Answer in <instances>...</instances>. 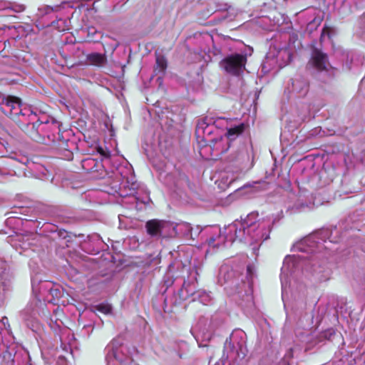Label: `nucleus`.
Returning <instances> with one entry per match:
<instances>
[{
	"mask_svg": "<svg viewBox=\"0 0 365 365\" xmlns=\"http://www.w3.org/2000/svg\"><path fill=\"white\" fill-rule=\"evenodd\" d=\"M1 322L4 324H5L6 322L8 323V319L6 317L3 318Z\"/></svg>",
	"mask_w": 365,
	"mask_h": 365,
	"instance_id": "nucleus-29",
	"label": "nucleus"
},
{
	"mask_svg": "<svg viewBox=\"0 0 365 365\" xmlns=\"http://www.w3.org/2000/svg\"><path fill=\"white\" fill-rule=\"evenodd\" d=\"M316 235L308 236L294 245V250L302 253H312L314 251Z\"/></svg>",
	"mask_w": 365,
	"mask_h": 365,
	"instance_id": "nucleus-10",
	"label": "nucleus"
},
{
	"mask_svg": "<svg viewBox=\"0 0 365 365\" xmlns=\"http://www.w3.org/2000/svg\"><path fill=\"white\" fill-rule=\"evenodd\" d=\"M246 63V54L235 53L225 56L220 66L227 73L238 76L243 73Z\"/></svg>",
	"mask_w": 365,
	"mask_h": 365,
	"instance_id": "nucleus-6",
	"label": "nucleus"
},
{
	"mask_svg": "<svg viewBox=\"0 0 365 365\" xmlns=\"http://www.w3.org/2000/svg\"><path fill=\"white\" fill-rule=\"evenodd\" d=\"M24 320H28L26 317H24Z\"/></svg>",
	"mask_w": 365,
	"mask_h": 365,
	"instance_id": "nucleus-31",
	"label": "nucleus"
},
{
	"mask_svg": "<svg viewBox=\"0 0 365 365\" xmlns=\"http://www.w3.org/2000/svg\"><path fill=\"white\" fill-rule=\"evenodd\" d=\"M255 267L254 265H247V274L249 280H252L255 276Z\"/></svg>",
	"mask_w": 365,
	"mask_h": 365,
	"instance_id": "nucleus-27",
	"label": "nucleus"
},
{
	"mask_svg": "<svg viewBox=\"0 0 365 365\" xmlns=\"http://www.w3.org/2000/svg\"><path fill=\"white\" fill-rule=\"evenodd\" d=\"M59 6H56L55 8H53L51 6H47L46 7V12H50L51 11H57L58 9Z\"/></svg>",
	"mask_w": 365,
	"mask_h": 365,
	"instance_id": "nucleus-28",
	"label": "nucleus"
},
{
	"mask_svg": "<svg viewBox=\"0 0 365 365\" xmlns=\"http://www.w3.org/2000/svg\"><path fill=\"white\" fill-rule=\"evenodd\" d=\"M26 310H24V312H22V314H24L26 313Z\"/></svg>",
	"mask_w": 365,
	"mask_h": 365,
	"instance_id": "nucleus-30",
	"label": "nucleus"
},
{
	"mask_svg": "<svg viewBox=\"0 0 365 365\" xmlns=\"http://www.w3.org/2000/svg\"><path fill=\"white\" fill-rule=\"evenodd\" d=\"M145 228L148 234L152 237L155 238H160V220H148L145 224Z\"/></svg>",
	"mask_w": 365,
	"mask_h": 365,
	"instance_id": "nucleus-15",
	"label": "nucleus"
},
{
	"mask_svg": "<svg viewBox=\"0 0 365 365\" xmlns=\"http://www.w3.org/2000/svg\"><path fill=\"white\" fill-rule=\"evenodd\" d=\"M284 207L287 208V211H290V212L292 213L302 210V209L305 207V205L299 202V200L297 202V196L292 193L284 201Z\"/></svg>",
	"mask_w": 365,
	"mask_h": 365,
	"instance_id": "nucleus-14",
	"label": "nucleus"
},
{
	"mask_svg": "<svg viewBox=\"0 0 365 365\" xmlns=\"http://www.w3.org/2000/svg\"><path fill=\"white\" fill-rule=\"evenodd\" d=\"M96 164V162L93 158H87L83 161V167L85 169L90 170V168H87V166H92L95 165ZM91 170H93V167L91 168Z\"/></svg>",
	"mask_w": 365,
	"mask_h": 365,
	"instance_id": "nucleus-26",
	"label": "nucleus"
},
{
	"mask_svg": "<svg viewBox=\"0 0 365 365\" xmlns=\"http://www.w3.org/2000/svg\"><path fill=\"white\" fill-rule=\"evenodd\" d=\"M198 299L203 304H208L212 300L210 293L205 291H197L194 294V300Z\"/></svg>",
	"mask_w": 365,
	"mask_h": 365,
	"instance_id": "nucleus-21",
	"label": "nucleus"
},
{
	"mask_svg": "<svg viewBox=\"0 0 365 365\" xmlns=\"http://www.w3.org/2000/svg\"><path fill=\"white\" fill-rule=\"evenodd\" d=\"M222 125V120L218 118L216 120L212 121L211 118H205L198 121L195 134L197 138H202L205 143L209 144L210 147H213L221 153L225 152L227 149L220 148V143L223 140V137L220 134H216L217 127Z\"/></svg>",
	"mask_w": 365,
	"mask_h": 365,
	"instance_id": "nucleus-4",
	"label": "nucleus"
},
{
	"mask_svg": "<svg viewBox=\"0 0 365 365\" xmlns=\"http://www.w3.org/2000/svg\"><path fill=\"white\" fill-rule=\"evenodd\" d=\"M87 61L89 64L100 67L106 63L107 58L105 54L92 53L87 56Z\"/></svg>",
	"mask_w": 365,
	"mask_h": 365,
	"instance_id": "nucleus-17",
	"label": "nucleus"
},
{
	"mask_svg": "<svg viewBox=\"0 0 365 365\" xmlns=\"http://www.w3.org/2000/svg\"><path fill=\"white\" fill-rule=\"evenodd\" d=\"M1 106L3 112L36 140L39 133L48 132L57 127L54 119L48 117L40 119L30 107H23L19 98L9 96L2 101Z\"/></svg>",
	"mask_w": 365,
	"mask_h": 365,
	"instance_id": "nucleus-2",
	"label": "nucleus"
},
{
	"mask_svg": "<svg viewBox=\"0 0 365 365\" xmlns=\"http://www.w3.org/2000/svg\"><path fill=\"white\" fill-rule=\"evenodd\" d=\"M3 9H11L15 12L19 13L25 9V6L23 4H16L9 3V6L4 7Z\"/></svg>",
	"mask_w": 365,
	"mask_h": 365,
	"instance_id": "nucleus-23",
	"label": "nucleus"
},
{
	"mask_svg": "<svg viewBox=\"0 0 365 365\" xmlns=\"http://www.w3.org/2000/svg\"><path fill=\"white\" fill-rule=\"evenodd\" d=\"M225 351L227 352V356L231 358L243 359L246 356L243 343L236 340L234 336L225 341Z\"/></svg>",
	"mask_w": 365,
	"mask_h": 365,
	"instance_id": "nucleus-7",
	"label": "nucleus"
},
{
	"mask_svg": "<svg viewBox=\"0 0 365 365\" xmlns=\"http://www.w3.org/2000/svg\"><path fill=\"white\" fill-rule=\"evenodd\" d=\"M167 68V61L163 56H158L156 58L155 71L163 73Z\"/></svg>",
	"mask_w": 365,
	"mask_h": 365,
	"instance_id": "nucleus-22",
	"label": "nucleus"
},
{
	"mask_svg": "<svg viewBox=\"0 0 365 365\" xmlns=\"http://www.w3.org/2000/svg\"><path fill=\"white\" fill-rule=\"evenodd\" d=\"M309 64L320 71H327L329 66L327 54L317 48L313 49Z\"/></svg>",
	"mask_w": 365,
	"mask_h": 365,
	"instance_id": "nucleus-8",
	"label": "nucleus"
},
{
	"mask_svg": "<svg viewBox=\"0 0 365 365\" xmlns=\"http://www.w3.org/2000/svg\"><path fill=\"white\" fill-rule=\"evenodd\" d=\"M29 365H33V364L30 363Z\"/></svg>",
	"mask_w": 365,
	"mask_h": 365,
	"instance_id": "nucleus-32",
	"label": "nucleus"
},
{
	"mask_svg": "<svg viewBox=\"0 0 365 365\" xmlns=\"http://www.w3.org/2000/svg\"><path fill=\"white\" fill-rule=\"evenodd\" d=\"M220 120H222V125H225V128L227 129L225 137L230 141L235 140L245 130V125L244 123H240L237 125L232 126L230 124L232 121L231 119H227L224 117H220Z\"/></svg>",
	"mask_w": 365,
	"mask_h": 365,
	"instance_id": "nucleus-9",
	"label": "nucleus"
},
{
	"mask_svg": "<svg viewBox=\"0 0 365 365\" xmlns=\"http://www.w3.org/2000/svg\"><path fill=\"white\" fill-rule=\"evenodd\" d=\"M96 309L101 313L107 314L111 312L112 307L108 304H100L96 306Z\"/></svg>",
	"mask_w": 365,
	"mask_h": 365,
	"instance_id": "nucleus-24",
	"label": "nucleus"
},
{
	"mask_svg": "<svg viewBox=\"0 0 365 365\" xmlns=\"http://www.w3.org/2000/svg\"><path fill=\"white\" fill-rule=\"evenodd\" d=\"M48 291L49 294L53 297L49 301L53 304L57 303V300L63 294V289L58 285H51V287L48 288Z\"/></svg>",
	"mask_w": 365,
	"mask_h": 365,
	"instance_id": "nucleus-20",
	"label": "nucleus"
},
{
	"mask_svg": "<svg viewBox=\"0 0 365 365\" xmlns=\"http://www.w3.org/2000/svg\"><path fill=\"white\" fill-rule=\"evenodd\" d=\"M298 269H305L313 272H317L314 267V260L312 259H308L307 256L304 255L287 256L284 259L280 274L283 300L284 293L289 285L290 277Z\"/></svg>",
	"mask_w": 365,
	"mask_h": 365,
	"instance_id": "nucleus-3",
	"label": "nucleus"
},
{
	"mask_svg": "<svg viewBox=\"0 0 365 365\" xmlns=\"http://www.w3.org/2000/svg\"><path fill=\"white\" fill-rule=\"evenodd\" d=\"M176 237H191L192 227L190 223L186 222H176Z\"/></svg>",
	"mask_w": 365,
	"mask_h": 365,
	"instance_id": "nucleus-16",
	"label": "nucleus"
},
{
	"mask_svg": "<svg viewBox=\"0 0 365 365\" xmlns=\"http://www.w3.org/2000/svg\"><path fill=\"white\" fill-rule=\"evenodd\" d=\"M308 91V83L302 78H297L292 80V91L297 93L299 96H304Z\"/></svg>",
	"mask_w": 365,
	"mask_h": 365,
	"instance_id": "nucleus-13",
	"label": "nucleus"
},
{
	"mask_svg": "<svg viewBox=\"0 0 365 365\" xmlns=\"http://www.w3.org/2000/svg\"><path fill=\"white\" fill-rule=\"evenodd\" d=\"M107 365H136L133 359L125 355L127 349L113 340L106 349Z\"/></svg>",
	"mask_w": 365,
	"mask_h": 365,
	"instance_id": "nucleus-5",
	"label": "nucleus"
},
{
	"mask_svg": "<svg viewBox=\"0 0 365 365\" xmlns=\"http://www.w3.org/2000/svg\"><path fill=\"white\" fill-rule=\"evenodd\" d=\"M175 226L176 222L160 220V238L175 237Z\"/></svg>",
	"mask_w": 365,
	"mask_h": 365,
	"instance_id": "nucleus-12",
	"label": "nucleus"
},
{
	"mask_svg": "<svg viewBox=\"0 0 365 365\" xmlns=\"http://www.w3.org/2000/svg\"><path fill=\"white\" fill-rule=\"evenodd\" d=\"M131 186H132L131 190L133 191L130 193H129V194H124V192H123L120 185L118 184V182H115V184L111 187V190L110 191H108V192H109L110 194L118 193L120 196H124V195H132V196L130 197V199L132 202H135V207L137 209H138V204H139L140 202L141 203H143V204L148 203V202H149V198L148 197H146L145 200H140V199L138 197H136L135 195H133V192H134V190L135 189V184L133 183Z\"/></svg>",
	"mask_w": 365,
	"mask_h": 365,
	"instance_id": "nucleus-11",
	"label": "nucleus"
},
{
	"mask_svg": "<svg viewBox=\"0 0 365 365\" xmlns=\"http://www.w3.org/2000/svg\"><path fill=\"white\" fill-rule=\"evenodd\" d=\"M256 217L255 213H250L242 222H234L227 227L226 236L222 235L220 227H214L212 235L207 240L210 250L224 245L226 241L231 243L235 240L253 243L267 240L269 237L274 220L267 216L256 221Z\"/></svg>",
	"mask_w": 365,
	"mask_h": 365,
	"instance_id": "nucleus-1",
	"label": "nucleus"
},
{
	"mask_svg": "<svg viewBox=\"0 0 365 365\" xmlns=\"http://www.w3.org/2000/svg\"><path fill=\"white\" fill-rule=\"evenodd\" d=\"M236 178H237V177L233 176V175H232V177L230 178L228 176L227 173H225L224 175H222V180L227 185H230L232 182H233L235 180Z\"/></svg>",
	"mask_w": 365,
	"mask_h": 365,
	"instance_id": "nucleus-25",
	"label": "nucleus"
},
{
	"mask_svg": "<svg viewBox=\"0 0 365 365\" xmlns=\"http://www.w3.org/2000/svg\"><path fill=\"white\" fill-rule=\"evenodd\" d=\"M231 160L238 165H241L245 161H248L249 155L247 151L244 148L239 150L235 153L232 154Z\"/></svg>",
	"mask_w": 365,
	"mask_h": 365,
	"instance_id": "nucleus-19",
	"label": "nucleus"
},
{
	"mask_svg": "<svg viewBox=\"0 0 365 365\" xmlns=\"http://www.w3.org/2000/svg\"><path fill=\"white\" fill-rule=\"evenodd\" d=\"M233 276V273L230 267L227 264H223L220 267L218 274V282L223 284L229 282Z\"/></svg>",
	"mask_w": 365,
	"mask_h": 365,
	"instance_id": "nucleus-18",
	"label": "nucleus"
}]
</instances>
